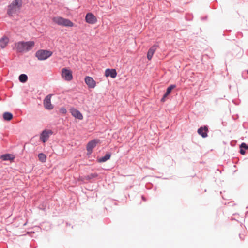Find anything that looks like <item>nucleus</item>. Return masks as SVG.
I'll return each mask as SVG.
<instances>
[{"instance_id":"a878e982","label":"nucleus","mask_w":248,"mask_h":248,"mask_svg":"<svg viewBox=\"0 0 248 248\" xmlns=\"http://www.w3.org/2000/svg\"><path fill=\"white\" fill-rule=\"evenodd\" d=\"M247 74H248V69L247 71Z\"/></svg>"},{"instance_id":"6ab92c4d","label":"nucleus","mask_w":248,"mask_h":248,"mask_svg":"<svg viewBox=\"0 0 248 248\" xmlns=\"http://www.w3.org/2000/svg\"><path fill=\"white\" fill-rule=\"evenodd\" d=\"M13 117V114L9 112H5L3 114V118L5 121H9Z\"/></svg>"},{"instance_id":"4468645a","label":"nucleus","mask_w":248,"mask_h":248,"mask_svg":"<svg viewBox=\"0 0 248 248\" xmlns=\"http://www.w3.org/2000/svg\"><path fill=\"white\" fill-rule=\"evenodd\" d=\"M117 72L115 69H107L105 72V76L107 77H110L111 78H114L117 76Z\"/></svg>"},{"instance_id":"7ed1b4c3","label":"nucleus","mask_w":248,"mask_h":248,"mask_svg":"<svg viewBox=\"0 0 248 248\" xmlns=\"http://www.w3.org/2000/svg\"><path fill=\"white\" fill-rule=\"evenodd\" d=\"M53 21L59 25L65 27H72L74 26V23L71 21L62 17H54Z\"/></svg>"},{"instance_id":"f3484780","label":"nucleus","mask_w":248,"mask_h":248,"mask_svg":"<svg viewBox=\"0 0 248 248\" xmlns=\"http://www.w3.org/2000/svg\"><path fill=\"white\" fill-rule=\"evenodd\" d=\"M2 160L9 161L13 160L14 159V156L13 155L10 154H5L1 155L0 157Z\"/></svg>"},{"instance_id":"39448f33","label":"nucleus","mask_w":248,"mask_h":248,"mask_svg":"<svg viewBox=\"0 0 248 248\" xmlns=\"http://www.w3.org/2000/svg\"><path fill=\"white\" fill-rule=\"evenodd\" d=\"M99 140L94 139L90 141L87 144L86 149L87 151V155H91L93 152V149L96 146L97 144L99 142Z\"/></svg>"},{"instance_id":"5701e85b","label":"nucleus","mask_w":248,"mask_h":248,"mask_svg":"<svg viewBox=\"0 0 248 248\" xmlns=\"http://www.w3.org/2000/svg\"><path fill=\"white\" fill-rule=\"evenodd\" d=\"M98 176V174L96 173H91L88 175V179H92L93 178H95Z\"/></svg>"},{"instance_id":"0eeeda50","label":"nucleus","mask_w":248,"mask_h":248,"mask_svg":"<svg viewBox=\"0 0 248 248\" xmlns=\"http://www.w3.org/2000/svg\"><path fill=\"white\" fill-rule=\"evenodd\" d=\"M62 76L65 80L71 81L73 78L71 71L65 68L62 70Z\"/></svg>"},{"instance_id":"9d476101","label":"nucleus","mask_w":248,"mask_h":248,"mask_svg":"<svg viewBox=\"0 0 248 248\" xmlns=\"http://www.w3.org/2000/svg\"><path fill=\"white\" fill-rule=\"evenodd\" d=\"M70 112L71 115L75 118L79 120H82L83 118L82 113L77 108H72L70 109Z\"/></svg>"},{"instance_id":"423d86ee","label":"nucleus","mask_w":248,"mask_h":248,"mask_svg":"<svg viewBox=\"0 0 248 248\" xmlns=\"http://www.w3.org/2000/svg\"><path fill=\"white\" fill-rule=\"evenodd\" d=\"M52 133L53 132L51 130L45 129L43 130L40 135L41 141L43 143L46 142Z\"/></svg>"},{"instance_id":"1a4fd4ad","label":"nucleus","mask_w":248,"mask_h":248,"mask_svg":"<svg viewBox=\"0 0 248 248\" xmlns=\"http://www.w3.org/2000/svg\"><path fill=\"white\" fill-rule=\"evenodd\" d=\"M51 94L47 95L45 97L43 102L45 108L48 110H51L53 108V106L51 103Z\"/></svg>"},{"instance_id":"4be33fe9","label":"nucleus","mask_w":248,"mask_h":248,"mask_svg":"<svg viewBox=\"0 0 248 248\" xmlns=\"http://www.w3.org/2000/svg\"><path fill=\"white\" fill-rule=\"evenodd\" d=\"M38 159L42 163H45L46 161V156L43 153H39L38 155Z\"/></svg>"},{"instance_id":"a211bd4d","label":"nucleus","mask_w":248,"mask_h":248,"mask_svg":"<svg viewBox=\"0 0 248 248\" xmlns=\"http://www.w3.org/2000/svg\"><path fill=\"white\" fill-rule=\"evenodd\" d=\"M240 153L242 155H244L246 153L245 150L248 149V144L243 142L240 145Z\"/></svg>"},{"instance_id":"dca6fc26","label":"nucleus","mask_w":248,"mask_h":248,"mask_svg":"<svg viewBox=\"0 0 248 248\" xmlns=\"http://www.w3.org/2000/svg\"><path fill=\"white\" fill-rule=\"evenodd\" d=\"M9 42V38L6 36H3L0 39V46L4 48Z\"/></svg>"},{"instance_id":"f8f14e48","label":"nucleus","mask_w":248,"mask_h":248,"mask_svg":"<svg viewBox=\"0 0 248 248\" xmlns=\"http://www.w3.org/2000/svg\"><path fill=\"white\" fill-rule=\"evenodd\" d=\"M208 132V126L205 125L204 126H201L200 127L197 131L198 133L202 136V138H206L208 136L207 133Z\"/></svg>"},{"instance_id":"20e7f679","label":"nucleus","mask_w":248,"mask_h":248,"mask_svg":"<svg viewBox=\"0 0 248 248\" xmlns=\"http://www.w3.org/2000/svg\"><path fill=\"white\" fill-rule=\"evenodd\" d=\"M53 53L48 50L40 49L36 51L35 56L39 60H45L50 57Z\"/></svg>"},{"instance_id":"b1692460","label":"nucleus","mask_w":248,"mask_h":248,"mask_svg":"<svg viewBox=\"0 0 248 248\" xmlns=\"http://www.w3.org/2000/svg\"><path fill=\"white\" fill-rule=\"evenodd\" d=\"M59 112L62 114H65L67 112V110L64 107H61L59 109Z\"/></svg>"},{"instance_id":"2eb2a0df","label":"nucleus","mask_w":248,"mask_h":248,"mask_svg":"<svg viewBox=\"0 0 248 248\" xmlns=\"http://www.w3.org/2000/svg\"><path fill=\"white\" fill-rule=\"evenodd\" d=\"M157 48V46L155 45H154L151 46L148 51L147 57L149 60H151L153 57V56L155 51Z\"/></svg>"},{"instance_id":"ddd939ff","label":"nucleus","mask_w":248,"mask_h":248,"mask_svg":"<svg viewBox=\"0 0 248 248\" xmlns=\"http://www.w3.org/2000/svg\"><path fill=\"white\" fill-rule=\"evenodd\" d=\"M175 87V85L171 84L167 88L166 93L163 95L162 98L161 99V101L162 102H164L166 101V98L171 93L172 90L174 89Z\"/></svg>"},{"instance_id":"f257e3e1","label":"nucleus","mask_w":248,"mask_h":248,"mask_svg":"<svg viewBox=\"0 0 248 248\" xmlns=\"http://www.w3.org/2000/svg\"><path fill=\"white\" fill-rule=\"evenodd\" d=\"M34 45L35 42L33 41H19L16 44V47L18 52L23 53L31 50Z\"/></svg>"},{"instance_id":"aec40b11","label":"nucleus","mask_w":248,"mask_h":248,"mask_svg":"<svg viewBox=\"0 0 248 248\" xmlns=\"http://www.w3.org/2000/svg\"><path fill=\"white\" fill-rule=\"evenodd\" d=\"M111 156V154L110 153L106 154L104 156L100 157L98 159V161L99 162H104L109 159Z\"/></svg>"},{"instance_id":"9b49d317","label":"nucleus","mask_w":248,"mask_h":248,"mask_svg":"<svg viewBox=\"0 0 248 248\" xmlns=\"http://www.w3.org/2000/svg\"><path fill=\"white\" fill-rule=\"evenodd\" d=\"M85 82L89 88H94L96 86V82L91 77L86 76L85 78Z\"/></svg>"},{"instance_id":"f03ea898","label":"nucleus","mask_w":248,"mask_h":248,"mask_svg":"<svg viewBox=\"0 0 248 248\" xmlns=\"http://www.w3.org/2000/svg\"><path fill=\"white\" fill-rule=\"evenodd\" d=\"M22 6V0H14L8 6L7 14L10 16H13L17 14L19 12Z\"/></svg>"},{"instance_id":"412c9836","label":"nucleus","mask_w":248,"mask_h":248,"mask_svg":"<svg viewBox=\"0 0 248 248\" xmlns=\"http://www.w3.org/2000/svg\"><path fill=\"white\" fill-rule=\"evenodd\" d=\"M18 79L20 82L25 83L28 80V76L26 74H22L19 75Z\"/></svg>"},{"instance_id":"6e6552de","label":"nucleus","mask_w":248,"mask_h":248,"mask_svg":"<svg viewBox=\"0 0 248 248\" xmlns=\"http://www.w3.org/2000/svg\"><path fill=\"white\" fill-rule=\"evenodd\" d=\"M85 21L90 24H94L96 23L97 20L95 16L92 13H88L86 15Z\"/></svg>"},{"instance_id":"393cba45","label":"nucleus","mask_w":248,"mask_h":248,"mask_svg":"<svg viewBox=\"0 0 248 248\" xmlns=\"http://www.w3.org/2000/svg\"><path fill=\"white\" fill-rule=\"evenodd\" d=\"M142 199L143 200L146 201V200H145V198H144V197L143 196H142Z\"/></svg>"}]
</instances>
